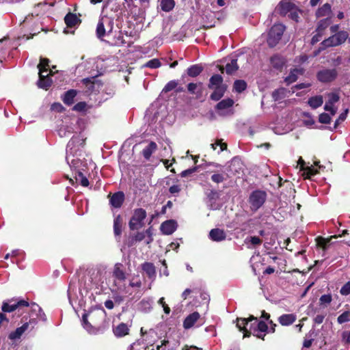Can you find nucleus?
Instances as JSON below:
<instances>
[{
	"label": "nucleus",
	"instance_id": "1",
	"mask_svg": "<svg viewBox=\"0 0 350 350\" xmlns=\"http://www.w3.org/2000/svg\"><path fill=\"white\" fill-rule=\"evenodd\" d=\"M237 327L243 334L244 338H249L257 331L268 332V324L263 320H258L257 317L250 314L247 318H237Z\"/></svg>",
	"mask_w": 350,
	"mask_h": 350
},
{
	"label": "nucleus",
	"instance_id": "2",
	"mask_svg": "<svg viewBox=\"0 0 350 350\" xmlns=\"http://www.w3.org/2000/svg\"><path fill=\"white\" fill-rule=\"evenodd\" d=\"M28 307L30 308L31 314L35 313L36 317L42 319V316H44V313L39 305L34 302L29 304L27 300L25 299L12 298L4 301L2 304L1 310L3 312H12L17 310L19 312L22 308Z\"/></svg>",
	"mask_w": 350,
	"mask_h": 350
},
{
	"label": "nucleus",
	"instance_id": "3",
	"mask_svg": "<svg viewBox=\"0 0 350 350\" xmlns=\"http://www.w3.org/2000/svg\"><path fill=\"white\" fill-rule=\"evenodd\" d=\"M224 79L221 75L215 74L209 79L208 88L213 90L210 95V98L214 101H219L224 95L227 90L226 85L224 84Z\"/></svg>",
	"mask_w": 350,
	"mask_h": 350
},
{
	"label": "nucleus",
	"instance_id": "4",
	"mask_svg": "<svg viewBox=\"0 0 350 350\" xmlns=\"http://www.w3.org/2000/svg\"><path fill=\"white\" fill-rule=\"evenodd\" d=\"M105 310L102 309L94 310L82 316V321L85 328L94 327L99 326L104 321Z\"/></svg>",
	"mask_w": 350,
	"mask_h": 350
},
{
	"label": "nucleus",
	"instance_id": "5",
	"mask_svg": "<svg viewBox=\"0 0 350 350\" xmlns=\"http://www.w3.org/2000/svg\"><path fill=\"white\" fill-rule=\"evenodd\" d=\"M286 26L281 23H275L269 30L267 38V43L270 48L275 47L282 40Z\"/></svg>",
	"mask_w": 350,
	"mask_h": 350
},
{
	"label": "nucleus",
	"instance_id": "6",
	"mask_svg": "<svg viewBox=\"0 0 350 350\" xmlns=\"http://www.w3.org/2000/svg\"><path fill=\"white\" fill-rule=\"evenodd\" d=\"M349 37V33L346 31H340L333 34L328 38L325 39L321 44L319 51H323L327 48L341 45Z\"/></svg>",
	"mask_w": 350,
	"mask_h": 350
},
{
	"label": "nucleus",
	"instance_id": "7",
	"mask_svg": "<svg viewBox=\"0 0 350 350\" xmlns=\"http://www.w3.org/2000/svg\"><path fill=\"white\" fill-rule=\"evenodd\" d=\"M113 20L107 16H101L98 22L96 34L98 39L103 40L105 36H109L113 29Z\"/></svg>",
	"mask_w": 350,
	"mask_h": 350
},
{
	"label": "nucleus",
	"instance_id": "8",
	"mask_svg": "<svg viewBox=\"0 0 350 350\" xmlns=\"http://www.w3.org/2000/svg\"><path fill=\"white\" fill-rule=\"evenodd\" d=\"M267 193L262 190L253 191L248 199L250 210L256 212L265 204L267 199Z\"/></svg>",
	"mask_w": 350,
	"mask_h": 350
},
{
	"label": "nucleus",
	"instance_id": "9",
	"mask_svg": "<svg viewBox=\"0 0 350 350\" xmlns=\"http://www.w3.org/2000/svg\"><path fill=\"white\" fill-rule=\"evenodd\" d=\"M147 216L146 211L142 208H135L129 221V227L131 230H137L144 226V220Z\"/></svg>",
	"mask_w": 350,
	"mask_h": 350
},
{
	"label": "nucleus",
	"instance_id": "10",
	"mask_svg": "<svg viewBox=\"0 0 350 350\" xmlns=\"http://www.w3.org/2000/svg\"><path fill=\"white\" fill-rule=\"evenodd\" d=\"M317 79L323 83H328L334 81L338 77V71L336 68H325L317 72Z\"/></svg>",
	"mask_w": 350,
	"mask_h": 350
},
{
	"label": "nucleus",
	"instance_id": "11",
	"mask_svg": "<svg viewBox=\"0 0 350 350\" xmlns=\"http://www.w3.org/2000/svg\"><path fill=\"white\" fill-rule=\"evenodd\" d=\"M32 318L28 322H24L23 324L17 327L14 331L11 332L8 335V338L11 340L20 339L22 335L28 329L29 325L36 323V317H34L33 313L31 314Z\"/></svg>",
	"mask_w": 350,
	"mask_h": 350
},
{
	"label": "nucleus",
	"instance_id": "12",
	"mask_svg": "<svg viewBox=\"0 0 350 350\" xmlns=\"http://www.w3.org/2000/svg\"><path fill=\"white\" fill-rule=\"evenodd\" d=\"M84 144L85 140L79 136H73L67 144L66 153L74 156L80 150V146H83Z\"/></svg>",
	"mask_w": 350,
	"mask_h": 350
},
{
	"label": "nucleus",
	"instance_id": "13",
	"mask_svg": "<svg viewBox=\"0 0 350 350\" xmlns=\"http://www.w3.org/2000/svg\"><path fill=\"white\" fill-rule=\"evenodd\" d=\"M54 72L51 70L46 75H44V72H38L39 79L37 81V85L39 88L48 90L53 83V81L51 76L54 75Z\"/></svg>",
	"mask_w": 350,
	"mask_h": 350
},
{
	"label": "nucleus",
	"instance_id": "14",
	"mask_svg": "<svg viewBox=\"0 0 350 350\" xmlns=\"http://www.w3.org/2000/svg\"><path fill=\"white\" fill-rule=\"evenodd\" d=\"M109 204L110 205L115 208H120L124 200H125V195L123 191H117L112 195H109Z\"/></svg>",
	"mask_w": 350,
	"mask_h": 350
},
{
	"label": "nucleus",
	"instance_id": "15",
	"mask_svg": "<svg viewBox=\"0 0 350 350\" xmlns=\"http://www.w3.org/2000/svg\"><path fill=\"white\" fill-rule=\"evenodd\" d=\"M270 64L273 69L282 72L286 64V59L279 54H274L270 57Z\"/></svg>",
	"mask_w": 350,
	"mask_h": 350
},
{
	"label": "nucleus",
	"instance_id": "16",
	"mask_svg": "<svg viewBox=\"0 0 350 350\" xmlns=\"http://www.w3.org/2000/svg\"><path fill=\"white\" fill-rule=\"evenodd\" d=\"M295 6V4L290 1V0H282L278 5V12L280 16H284L293 10Z\"/></svg>",
	"mask_w": 350,
	"mask_h": 350
},
{
	"label": "nucleus",
	"instance_id": "17",
	"mask_svg": "<svg viewBox=\"0 0 350 350\" xmlns=\"http://www.w3.org/2000/svg\"><path fill=\"white\" fill-rule=\"evenodd\" d=\"M176 221L173 219H169L161 224L160 229L163 234L170 235L176 230Z\"/></svg>",
	"mask_w": 350,
	"mask_h": 350
},
{
	"label": "nucleus",
	"instance_id": "18",
	"mask_svg": "<svg viewBox=\"0 0 350 350\" xmlns=\"http://www.w3.org/2000/svg\"><path fill=\"white\" fill-rule=\"evenodd\" d=\"M297 320V315L294 313L283 314L278 319L279 323L285 327L293 325Z\"/></svg>",
	"mask_w": 350,
	"mask_h": 350
},
{
	"label": "nucleus",
	"instance_id": "19",
	"mask_svg": "<svg viewBox=\"0 0 350 350\" xmlns=\"http://www.w3.org/2000/svg\"><path fill=\"white\" fill-rule=\"evenodd\" d=\"M208 236L213 241L220 242L226 239V233L223 229L213 228L209 232Z\"/></svg>",
	"mask_w": 350,
	"mask_h": 350
},
{
	"label": "nucleus",
	"instance_id": "20",
	"mask_svg": "<svg viewBox=\"0 0 350 350\" xmlns=\"http://www.w3.org/2000/svg\"><path fill=\"white\" fill-rule=\"evenodd\" d=\"M200 315L198 312H193L189 314L183 321V327L188 329L192 327L197 321L200 319Z\"/></svg>",
	"mask_w": 350,
	"mask_h": 350
},
{
	"label": "nucleus",
	"instance_id": "21",
	"mask_svg": "<svg viewBox=\"0 0 350 350\" xmlns=\"http://www.w3.org/2000/svg\"><path fill=\"white\" fill-rule=\"evenodd\" d=\"M64 22L67 27L72 28L80 24L81 20L75 14L68 12L64 17Z\"/></svg>",
	"mask_w": 350,
	"mask_h": 350
},
{
	"label": "nucleus",
	"instance_id": "22",
	"mask_svg": "<svg viewBox=\"0 0 350 350\" xmlns=\"http://www.w3.org/2000/svg\"><path fill=\"white\" fill-rule=\"evenodd\" d=\"M77 95V91L74 89L69 90L64 92L62 96V100L65 105L70 106L74 103V100Z\"/></svg>",
	"mask_w": 350,
	"mask_h": 350
},
{
	"label": "nucleus",
	"instance_id": "23",
	"mask_svg": "<svg viewBox=\"0 0 350 350\" xmlns=\"http://www.w3.org/2000/svg\"><path fill=\"white\" fill-rule=\"evenodd\" d=\"M234 101L233 99L228 98L219 101L215 107V110L220 114L219 111L228 109L233 106Z\"/></svg>",
	"mask_w": 350,
	"mask_h": 350
},
{
	"label": "nucleus",
	"instance_id": "24",
	"mask_svg": "<svg viewBox=\"0 0 350 350\" xmlns=\"http://www.w3.org/2000/svg\"><path fill=\"white\" fill-rule=\"evenodd\" d=\"M122 264L116 263L113 271V276L120 282L126 280V273L122 269Z\"/></svg>",
	"mask_w": 350,
	"mask_h": 350
},
{
	"label": "nucleus",
	"instance_id": "25",
	"mask_svg": "<svg viewBox=\"0 0 350 350\" xmlns=\"http://www.w3.org/2000/svg\"><path fill=\"white\" fill-rule=\"evenodd\" d=\"M142 268L150 279L156 277V269L153 263L146 262L142 265Z\"/></svg>",
	"mask_w": 350,
	"mask_h": 350
},
{
	"label": "nucleus",
	"instance_id": "26",
	"mask_svg": "<svg viewBox=\"0 0 350 350\" xmlns=\"http://www.w3.org/2000/svg\"><path fill=\"white\" fill-rule=\"evenodd\" d=\"M129 327L126 323H121L113 328V333L118 337H123L129 334Z\"/></svg>",
	"mask_w": 350,
	"mask_h": 350
},
{
	"label": "nucleus",
	"instance_id": "27",
	"mask_svg": "<svg viewBox=\"0 0 350 350\" xmlns=\"http://www.w3.org/2000/svg\"><path fill=\"white\" fill-rule=\"evenodd\" d=\"M157 145L154 142H150L149 144L143 149L142 155L146 160H149L152 154L157 150Z\"/></svg>",
	"mask_w": 350,
	"mask_h": 350
},
{
	"label": "nucleus",
	"instance_id": "28",
	"mask_svg": "<svg viewBox=\"0 0 350 350\" xmlns=\"http://www.w3.org/2000/svg\"><path fill=\"white\" fill-rule=\"evenodd\" d=\"M332 12L331 5L328 3L323 4L316 11L317 18H321L329 15Z\"/></svg>",
	"mask_w": 350,
	"mask_h": 350
},
{
	"label": "nucleus",
	"instance_id": "29",
	"mask_svg": "<svg viewBox=\"0 0 350 350\" xmlns=\"http://www.w3.org/2000/svg\"><path fill=\"white\" fill-rule=\"evenodd\" d=\"M323 103V96H314L310 97L308 100V104L312 108L317 109L321 107Z\"/></svg>",
	"mask_w": 350,
	"mask_h": 350
},
{
	"label": "nucleus",
	"instance_id": "30",
	"mask_svg": "<svg viewBox=\"0 0 350 350\" xmlns=\"http://www.w3.org/2000/svg\"><path fill=\"white\" fill-rule=\"evenodd\" d=\"M122 231V218L120 215H117L113 220V232L116 236H120Z\"/></svg>",
	"mask_w": 350,
	"mask_h": 350
},
{
	"label": "nucleus",
	"instance_id": "31",
	"mask_svg": "<svg viewBox=\"0 0 350 350\" xmlns=\"http://www.w3.org/2000/svg\"><path fill=\"white\" fill-rule=\"evenodd\" d=\"M203 71V67L200 64H194L189 67L187 74L191 77H196Z\"/></svg>",
	"mask_w": 350,
	"mask_h": 350
},
{
	"label": "nucleus",
	"instance_id": "32",
	"mask_svg": "<svg viewBox=\"0 0 350 350\" xmlns=\"http://www.w3.org/2000/svg\"><path fill=\"white\" fill-rule=\"evenodd\" d=\"M145 239V232H136L133 236H131L129 238L128 241V246L132 247L137 242L142 241Z\"/></svg>",
	"mask_w": 350,
	"mask_h": 350
},
{
	"label": "nucleus",
	"instance_id": "33",
	"mask_svg": "<svg viewBox=\"0 0 350 350\" xmlns=\"http://www.w3.org/2000/svg\"><path fill=\"white\" fill-rule=\"evenodd\" d=\"M301 74V71L299 69L294 68L290 71V73L287 77L284 78V82L287 85H290L293 82H295L298 79L297 74Z\"/></svg>",
	"mask_w": 350,
	"mask_h": 350
},
{
	"label": "nucleus",
	"instance_id": "34",
	"mask_svg": "<svg viewBox=\"0 0 350 350\" xmlns=\"http://www.w3.org/2000/svg\"><path fill=\"white\" fill-rule=\"evenodd\" d=\"M239 69L237 59H232L230 63L226 65V72L228 75H232Z\"/></svg>",
	"mask_w": 350,
	"mask_h": 350
},
{
	"label": "nucleus",
	"instance_id": "35",
	"mask_svg": "<svg viewBox=\"0 0 350 350\" xmlns=\"http://www.w3.org/2000/svg\"><path fill=\"white\" fill-rule=\"evenodd\" d=\"M247 88V83L244 80L238 79L234 82L233 89L236 92L241 93Z\"/></svg>",
	"mask_w": 350,
	"mask_h": 350
},
{
	"label": "nucleus",
	"instance_id": "36",
	"mask_svg": "<svg viewBox=\"0 0 350 350\" xmlns=\"http://www.w3.org/2000/svg\"><path fill=\"white\" fill-rule=\"evenodd\" d=\"M331 24V19L329 17H327L326 18H323L322 20H320V21L318 23L317 27V31L322 33V32L327 29L329 25Z\"/></svg>",
	"mask_w": 350,
	"mask_h": 350
},
{
	"label": "nucleus",
	"instance_id": "37",
	"mask_svg": "<svg viewBox=\"0 0 350 350\" xmlns=\"http://www.w3.org/2000/svg\"><path fill=\"white\" fill-rule=\"evenodd\" d=\"M175 5L174 0H161V8L164 12L171 11Z\"/></svg>",
	"mask_w": 350,
	"mask_h": 350
},
{
	"label": "nucleus",
	"instance_id": "38",
	"mask_svg": "<svg viewBox=\"0 0 350 350\" xmlns=\"http://www.w3.org/2000/svg\"><path fill=\"white\" fill-rule=\"evenodd\" d=\"M49 62L50 61L49 59L41 57L40 63L38 65L39 72H46L48 71V68L49 67Z\"/></svg>",
	"mask_w": 350,
	"mask_h": 350
},
{
	"label": "nucleus",
	"instance_id": "39",
	"mask_svg": "<svg viewBox=\"0 0 350 350\" xmlns=\"http://www.w3.org/2000/svg\"><path fill=\"white\" fill-rule=\"evenodd\" d=\"M286 89L284 88H281L277 90H275L272 92V98L274 100H279L285 97Z\"/></svg>",
	"mask_w": 350,
	"mask_h": 350
},
{
	"label": "nucleus",
	"instance_id": "40",
	"mask_svg": "<svg viewBox=\"0 0 350 350\" xmlns=\"http://www.w3.org/2000/svg\"><path fill=\"white\" fill-rule=\"evenodd\" d=\"M125 44L126 42L125 40L124 39L122 33L121 31H119L118 36L114 37L113 42L111 43V45L120 46Z\"/></svg>",
	"mask_w": 350,
	"mask_h": 350
},
{
	"label": "nucleus",
	"instance_id": "41",
	"mask_svg": "<svg viewBox=\"0 0 350 350\" xmlns=\"http://www.w3.org/2000/svg\"><path fill=\"white\" fill-rule=\"evenodd\" d=\"M350 321V311L347 310L340 314L337 318V322L339 324H342Z\"/></svg>",
	"mask_w": 350,
	"mask_h": 350
},
{
	"label": "nucleus",
	"instance_id": "42",
	"mask_svg": "<svg viewBox=\"0 0 350 350\" xmlns=\"http://www.w3.org/2000/svg\"><path fill=\"white\" fill-rule=\"evenodd\" d=\"M76 180L79 181L81 185L83 187H88L89 185L88 179L81 172H77V175L76 176Z\"/></svg>",
	"mask_w": 350,
	"mask_h": 350
},
{
	"label": "nucleus",
	"instance_id": "43",
	"mask_svg": "<svg viewBox=\"0 0 350 350\" xmlns=\"http://www.w3.org/2000/svg\"><path fill=\"white\" fill-rule=\"evenodd\" d=\"M300 10L297 7L295 6L293 10H292L289 13H288V17L295 21V22H298L299 21V14L300 12Z\"/></svg>",
	"mask_w": 350,
	"mask_h": 350
},
{
	"label": "nucleus",
	"instance_id": "44",
	"mask_svg": "<svg viewBox=\"0 0 350 350\" xmlns=\"http://www.w3.org/2000/svg\"><path fill=\"white\" fill-rule=\"evenodd\" d=\"M161 66L160 61L158 59H152L147 62L144 66L150 68H157Z\"/></svg>",
	"mask_w": 350,
	"mask_h": 350
},
{
	"label": "nucleus",
	"instance_id": "45",
	"mask_svg": "<svg viewBox=\"0 0 350 350\" xmlns=\"http://www.w3.org/2000/svg\"><path fill=\"white\" fill-rule=\"evenodd\" d=\"M327 96L328 100L326 102V103H329L330 105H334L340 100V96L338 94L335 92L329 93L327 94Z\"/></svg>",
	"mask_w": 350,
	"mask_h": 350
},
{
	"label": "nucleus",
	"instance_id": "46",
	"mask_svg": "<svg viewBox=\"0 0 350 350\" xmlns=\"http://www.w3.org/2000/svg\"><path fill=\"white\" fill-rule=\"evenodd\" d=\"M226 180L223 174L215 173L211 176V180L217 184L221 183Z\"/></svg>",
	"mask_w": 350,
	"mask_h": 350
},
{
	"label": "nucleus",
	"instance_id": "47",
	"mask_svg": "<svg viewBox=\"0 0 350 350\" xmlns=\"http://www.w3.org/2000/svg\"><path fill=\"white\" fill-rule=\"evenodd\" d=\"M331 120V116L327 113H322L319 116V121L322 124H329Z\"/></svg>",
	"mask_w": 350,
	"mask_h": 350
},
{
	"label": "nucleus",
	"instance_id": "48",
	"mask_svg": "<svg viewBox=\"0 0 350 350\" xmlns=\"http://www.w3.org/2000/svg\"><path fill=\"white\" fill-rule=\"evenodd\" d=\"M178 85V82L175 80L170 81L164 87L163 91L168 92L175 89Z\"/></svg>",
	"mask_w": 350,
	"mask_h": 350
},
{
	"label": "nucleus",
	"instance_id": "49",
	"mask_svg": "<svg viewBox=\"0 0 350 350\" xmlns=\"http://www.w3.org/2000/svg\"><path fill=\"white\" fill-rule=\"evenodd\" d=\"M87 103L84 101H81L72 107V110L75 111L82 112L85 111Z\"/></svg>",
	"mask_w": 350,
	"mask_h": 350
},
{
	"label": "nucleus",
	"instance_id": "50",
	"mask_svg": "<svg viewBox=\"0 0 350 350\" xmlns=\"http://www.w3.org/2000/svg\"><path fill=\"white\" fill-rule=\"evenodd\" d=\"M349 110L347 109L344 112L341 113L340 116H338V119L335 121L334 123V129H336L338 126L340 124V122L345 120L347 116V113Z\"/></svg>",
	"mask_w": 350,
	"mask_h": 350
},
{
	"label": "nucleus",
	"instance_id": "51",
	"mask_svg": "<svg viewBox=\"0 0 350 350\" xmlns=\"http://www.w3.org/2000/svg\"><path fill=\"white\" fill-rule=\"evenodd\" d=\"M304 171L306 174V178H310L312 176H314L319 173V171L312 165L306 167Z\"/></svg>",
	"mask_w": 350,
	"mask_h": 350
},
{
	"label": "nucleus",
	"instance_id": "52",
	"mask_svg": "<svg viewBox=\"0 0 350 350\" xmlns=\"http://www.w3.org/2000/svg\"><path fill=\"white\" fill-rule=\"evenodd\" d=\"M206 197L210 201H215L219 198V193L215 189H211L206 193Z\"/></svg>",
	"mask_w": 350,
	"mask_h": 350
},
{
	"label": "nucleus",
	"instance_id": "53",
	"mask_svg": "<svg viewBox=\"0 0 350 350\" xmlns=\"http://www.w3.org/2000/svg\"><path fill=\"white\" fill-rule=\"evenodd\" d=\"M332 297L330 294L323 295L319 299V303L321 305L329 304L332 302Z\"/></svg>",
	"mask_w": 350,
	"mask_h": 350
},
{
	"label": "nucleus",
	"instance_id": "54",
	"mask_svg": "<svg viewBox=\"0 0 350 350\" xmlns=\"http://www.w3.org/2000/svg\"><path fill=\"white\" fill-rule=\"evenodd\" d=\"M340 293L342 295H350V281L346 282L340 288Z\"/></svg>",
	"mask_w": 350,
	"mask_h": 350
},
{
	"label": "nucleus",
	"instance_id": "55",
	"mask_svg": "<svg viewBox=\"0 0 350 350\" xmlns=\"http://www.w3.org/2000/svg\"><path fill=\"white\" fill-rule=\"evenodd\" d=\"M199 88H200L199 83H189L187 85V90L191 94H194Z\"/></svg>",
	"mask_w": 350,
	"mask_h": 350
},
{
	"label": "nucleus",
	"instance_id": "56",
	"mask_svg": "<svg viewBox=\"0 0 350 350\" xmlns=\"http://www.w3.org/2000/svg\"><path fill=\"white\" fill-rule=\"evenodd\" d=\"M198 168V166H195L193 167L185 170L180 173V176L181 177H187L188 176H190L193 173L196 172L197 171Z\"/></svg>",
	"mask_w": 350,
	"mask_h": 350
},
{
	"label": "nucleus",
	"instance_id": "57",
	"mask_svg": "<svg viewBox=\"0 0 350 350\" xmlns=\"http://www.w3.org/2000/svg\"><path fill=\"white\" fill-rule=\"evenodd\" d=\"M159 304L161 305L164 312L167 314H169L170 313V307L165 304L164 297H161L158 301Z\"/></svg>",
	"mask_w": 350,
	"mask_h": 350
},
{
	"label": "nucleus",
	"instance_id": "58",
	"mask_svg": "<svg viewBox=\"0 0 350 350\" xmlns=\"http://www.w3.org/2000/svg\"><path fill=\"white\" fill-rule=\"evenodd\" d=\"M310 83H301L293 85L291 89L293 90V92H294L295 90H301L304 88H310Z\"/></svg>",
	"mask_w": 350,
	"mask_h": 350
},
{
	"label": "nucleus",
	"instance_id": "59",
	"mask_svg": "<svg viewBox=\"0 0 350 350\" xmlns=\"http://www.w3.org/2000/svg\"><path fill=\"white\" fill-rule=\"evenodd\" d=\"M6 49L2 46V40H0V64H2L6 57Z\"/></svg>",
	"mask_w": 350,
	"mask_h": 350
},
{
	"label": "nucleus",
	"instance_id": "60",
	"mask_svg": "<svg viewBox=\"0 0 350 350\" xmlns=\"http://www.w3.org/2000/svg\"><path fill=\"white\" fill-rule=\"evenodd\" d=\"M334 105H330L329 103H326L324 106V109L325 111H329L331 115L334 116L336 113V109L334 107Z\"/></svg>",
	"mask_w": 350,
	"mask_h": 350
},
{
	"label": "nucleus",
	"instance_id": "61",
	"mask_svg": "<svg viewBox=\"0 0 350 350\" xmlns=\"http://www.w3.org/2000/svg\"><path fill=\"white\" fill-rule=\"evenodd\" d=\"M180 190V187L178 185H174L169 188V191L172 194L178 193Z\"/></svg>",
	"mask_w": 350,
	"mask_h": 350
},
{
	"label": "nucleus",
	"instance_id": "62",
	"mask_svg": "<svg viewBox=\"0 0 350 350\" xmlns=\"http://www.w3.org/2000/svg\"><path fill=\"white\" fill-rule=\"evenodd\" d=\"M250 243L253 245H258L262 243V240L259 237L254 236L250 237Z\"/></svg>",
	"mask_w": 350,
	"mask_h": 350
},
{
	"label": "nucleus",
	"instance_id": "63",
	"mask_svg": "<svg viewBox=\"0 0 350 350\" xmlns=\"http://www.w3.org/2000/svg\"><path fill=\"white\" fill-rule=\"evenodd\" d=\"M325 317V314H317L314 319V322L315 324H321L323 322V320Z\"/></svg>",
	"mask_w": 350,
	"mask_h": 350
},
{
	"label": "nucleus",
	"instance_id": "64",
	"mask_svg": "<svg viewBox=\"0 0 350 350\" xmlns=\"http://www.w3.org/2000/svg\"><path fill=\"white\" fill-rule=\"evenodd\" d=\"M267 333H268V332L257 331L256 333L253 334V336L256 337L257 338L265 340V337L266 336Z\"/></svg>",
	"mask_w": 350,
	"mask_h": 350
}]
</instances>
